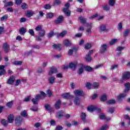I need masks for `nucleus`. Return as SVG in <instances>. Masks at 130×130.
<instances>
[{"label":"nucleus","mask_w":130,"mask_h":130,"mask_svg":"<svg viewBox=\"0 0 130 130\" xmlns=\"http://www.w3.org/2000/svg\"><path fill=\"white\" fill-rule=\"evenodd\" d=\"M130 78V72H126L123 73L122 79L119 80V83H123V80H127Z\"/></svg>","instance_id":"f257e3e1"},{"label":"nucleus","mask_w":130,"mask_h":130,"mask_svg":"<svg viewBox=\"0 0 130 130\" xmlns=\"http://www.w3.org/2000/svg\"><path fill=\"white\" fill-rule=\"evenodd\" d=\"M87 110L92 112V111H96V112H100L101 109L99 108L97 106H89L87 107Z\"/></svg>","instance_id":"f03ea898"},{"label":"nucleus","mask_w":130,"mask_h":130,"mask_svg":"<svg viewBox=\"0 0 130 130\" xmlns=\"http://www.w3.org/2000/svg\"><path fill=\"white\" fill-rule=\"evenodd\" d=\"M65 8L63 9V12L64 13L66 16L68 17L71 16V11L69 10L70 7V4L67 3L64 6Z\"/></svg>","instance_id":"7ed1b4c3"},{"label":"nucleus","mask_w":130,"mask_h":130,"mask_svg":"<svg viewBox=\"0 0 130 130\" xmlns=\"http://www.w3.org/2000/svg\"><path fill=\"white\" fill-rule=\"evenodd\" d=\"M74 95L77 97H82L85 95V93L82 90H76L74 92Z\"/></svg>","instance_id":"20e7f679"},{"label":"nucleus","mask_w":130,"mask_h":130,"mask_svg":"<svg viewBox=\"0 0 130 130\" xmlns=\"http://www.w3.org/2000/svg\"><path fill=\"white\" fill-rule=\"evenodd\" d=\"M40 99H42V97L41 96V95H40V94H37L36 96V98L32 99L31 101L33 104H34V105H36L38 104V101H39Z\"/></svg>","instance_id":"39448f33"},{"label":"nucleus","mask_w":130,"mask_h":130,"mask_svg":"<svg viewBox=\"0 0 130 130\" xmlns=\"http://www.w3.org/2000/svg\"><path fill=\"white\" fill-rule=\"evenodd\" d=\"M56 73H57V69L55 67H51L48 72V75L52 76L53 74H56Z\"/></svg>","instance_id":"423d86ee"},{"label":"nucleus","mask_w":130,"mask_h":130,"mask_svg":"<svg viewBox=\"0 0 130 130\" xmlns=\"http://www.w3.org/2000/svg\"><path fill=\"white\" fill-rule=\"evenodd\" d=\"M79 69L78 71V73L79 75H82L84 72V69H85V66L83 64H78Z\"/></svg>","instance_id":"0eeeda50"},{"label":"nucleus","mask_w":130,"mask_h":130,"mask_svg":"<svg viewBox=\"0 0 130 130\" xmlns=\"http://www.w3.org/2000/svg\"><path fill=\"white\" fill-rule=\"evenodd\" d=\"M77 66H78V61H75L74 62H72L69 63V67L70 69L72 70H75L76 68L77 67Z\"/></svg>","instance_id":"6e6552de"},{"label":"nucleus","mask_w":130,"mask_h":130,"mask_svg":"<svg viewBox=\"0 0 130 130\" xmlns=\"http://www.w3.org/2000/svg\"><path fill=\"white\" fill-rule=\"evenodd\" d=\"M93 53V50H90L87 55H86L85 57V60L86 61H91L92 60V58L91 57V54Z\"/></svg>","instance_id":"1a4fd4ad"},{"label":"nucleus","mask_w":130,"mask_h":130,"mask_svg":"<svg viewBox=\"0 0 130 130\" xmlns=\"http://www.w3.org/2000/svg\"><path fill=\"white\" fill-rule=\"evenodd\" d=\"M86 26L88 28L86 30V33H87V34H91V33H92V27H91L92 26V23H86Z\"/></svg>","instance_id":"9d476101"},{"label":"nucleus","mask_w":130,"mask_h":130,"mask_svg":"<svg viewBox=\"0 0 130 130\" xmlns=\"http://www.w3.org/2000/svg\"><path fill=\"white\" fill-rule=\"evenodd\" d=\"M48 82L50 85H53L55 83V77L54 76H50L48 79Z\"/></svg>","instance_id":"9b49d317"},{"label":"nucleus","mask_w":130,"mask_h":130,"mask_svg":"<svg viewBox=\"0 0 130 130\" xmlns=\"http://www.w3.org/2000/svg\"><path fill=\"white\" fill-rule=\"evenodd\" d=\"M107 49V45L103 44L101 45V49L100 50V53H104L106 50Z\"/></svg>","instance_id":"f8f14e48"},{"label":"nucleus","mask_w":130,"mask_h":130,"mask_svg":"<svg viewBox=\"0 0 130 130\" xmlns=\"http://www.w3.org/2000/svg\"><path fill=\"white\" fill-rule=\"evenodd\" d=\"M14 119L15 117L13 114H10L7 118V121L9 123H13V122H14Z\"/></svg>","instance_id":"ddd939ff"},{"label":"nucleus","mask_w":130,"mask_h":130,"mask_svg":"<svg viewBox=\"0 0 130 130\" xmlns=\"http://www.w3.org/2000/svg\"><path fill=\"white\" fill-rule=\"evenodd\" d=\"M15 82V77L11 76L7 81V84L9 85H13Z\"/></svg>","instance_id":"4468645a"},{"label":"nucleus","mask_w":130,"mask_h":130,"mask_svg":"<svg viewBox=\"0 0 130 130\" xmlns=\"http://www.w3.org/2000/svg\"><path fill=\"white\" fill-rule=\"evenodd\" d=\"M6 75V70H5V66H0V76Z\"/></svg>","instance_id":"2eb2a0df"},{"label":"nucleus","mask_w":130,"mask_h":130,"mask_svg":"<svg viewBox=\"0 0 130 130\" xmlns=\"http://www.w3.org/2000/svg\"><path fill=\"white\" fill-rule=\"evenodd\" d=\"M63 98H66V99H72L74 98V96L70 94L69 93H64L62 95Z\"/></svg>","instance_id":"dca6fc26"},{"label":"nucleus","mask_w":130,"mask_h":130,"mask_svg":"<svg viewBox=\"0 0 130 130\" xmlns=\"http://www.w3.org/2000/svg\"><path fill=\"white\" fill-rule=\"evenodd\" d=\"M3 48L5 52H9V51H10V46H9L7 43L4 44Z\"/></svg>","instance_id":"f3484780"},{"label":"nucleus","mask_w":130,"mask_h":130,"mask_svg":"<svg viewBox=\"0 0 130 130\" xmlns=\"http://www.w3.org/2000/svg\"><path fill=\"white\" fill-rule=\"evenodd\" d=\"M100 30L103 32H107V31H108V29L106 28V25L105 24H101L100 26Z\"/></svg>","instance_id":"a211bd4d"},{"label":"nucleus","mask_w":130,"mask_h":130,"mask_svg":"<svg viewBox=\"0 0 130 130\" xmlns=\"http://www.w3.org/2000/svg\"><path fill=\"white\" fill-rule=\"evenodd\" d=\"M125 96H126V94L125 93L120 94L117 96V99L119 101H121V100H122V99H123V98H124Z\"/></svg>","instance_id":"6ab92c4d"},{"label":"nucleus","mask_w":130,"mask_h":130,"mask_svg":"<svg viewBox=\"0 0 130 130\" xmlns=\"http://www.w3.org/2000/svg\"><path fill=\"white\" fill-rule=\"evenodd\" d=\"M61 103V102H60V100H58L55 104V105H54L55 108H56V109H59L60 107Z\"/></svg>","instance_id":"aec40b11"},{"label":"nucleus","mask_w":130,"mask_h":130,"mask_svg":"<svg viewBox=\"0 0 130 130\" xmlns=\"http://www.w3.org/2000/svg\"><path fill=\"white\" fill-rule=\"evenodd\" d=\"M56 116L58 118H60L63 116V111H59L57 112Z\"/></svg>","instance_id":"412c9836"},{"label":"nucleus","mask_w":130,"mask_h":130,"mask_svg":"<svg viewBox=\"0 0 130 130\" xmlns=\"http://www.w3.org/2000/svg\"><path fill=\"white\" fill-rule=\"evenodd\" d=\"M62 20H63V17L62 16H60L58 19L55 21L56 24H59L62 23Z\"/></svg>","instance_id":"4be33fe9"},{"label":"nucleus","mask_w":130,"mask_h":130,"mask_svg":"<svg viewBox=\"0 0 130 130\" xmlns=\"http://www.w3.org/2000/svg\"><path fill=\"white\" fill-rule=\"evenodd\" d=\"M63 43L65 46H71L72 43L69 40H65L63 42Z\"/></svg>","instance_id":"5701e85b"},{"label":"nucleus","mask_w":130,"mask_h":130,"mask_svg":"<svg viewBox=\"0 0 130 130\" xmlns=\"http://www.w3.org/2000/svg\"><path fill=\"white\" fill-rule=\"evenodd\" d=\"M27 32V30H26V28L25 27H22L19 29V32L21 35H24Z\"/></svg>","instance_id":"b1692460"},{"label":"nucleus","mask_w":130,"mask_h":130,"mask_svg":"<svg viewBox=\"0 0 130 130\" xmlns=\"http://www.w3.org/2000/svg\"><path fill=\"white\" fill-rule=\"evenodd\" d=\"M124 86L125 87V89L124 90L125 93H126V92H128L129 91V87H130V84L129 83H127L124 84Z\"/></svg>","instance_id":"393cba45"},{"label":"nucleus","mask_w":130,"mask_h":130,"mask_svg":"<svg viewBox=\"0 0 130 130\" xmlns=\"http://www.w3.org/2000/svg\"><path fill=\"white\" fill-rule=\"evenodd\" d=\"M39 35L40 37H44V36L45 35V30L43 29L39 31Z\"/></svg>","instance_id":"a878e982"},{"label":"nucleus","mask_w":130,"mask_h":130,"mask_svg":"<svg viewBox=\"0 0 130 130\" xmlns=\"http://www.w3.org/2000/svg\"><path fill=\"white\" fill-rule=\"evenodd\" d=\"M117 41H118V40L116 39H113L109 42V45H114V44H115V43H117Z\"/></svg>","instance_id":"bb28decb"},{"label":"nucleus","mask_w":130,"mask_h":130,"mask_svg":"<svg viewBox=\"0 0 130 130\" xmlns=\"http://www.w3.org/2000/svg\"><path fill=\"white\" fill-rule=\"evenodd\" d=\"M42 27H43L42 25H38L35 28L36 31H37V32H39V31H41V30H43V29H42Z\"/></svg>","instance_id":"cd10ccee"},{"label":"nucleus","mask_w":130,"mask_h":130,"mask_svg":"<svg viewBox=\"0 0 130 130\" xmlns=\"http://www.w3.org/2000/svg\"><path fill=\"white\" fill-rule=\"evenodd\" d=\"M74 103L75 105H79L80 104V99L78 97L75 98Z\"/></svg>","instance_id":"c85d7f7f"},{"label":"nucleus","mask_w":130,"mask_h":130,"mask_svg":"<svg viewBox=\"0 0 130 130\" xmlns=\"http://www.w3.org/2000/svg\"><path fill=\"white\" fill-rule=\"evenodd\" d=\"M78 20L80 21L82 24H85L86 23V19L84 18V17L81 16L78 18Z\"/></svg>","instance_id":"c756f323"},{"label":"nucleus","mask_w":130,"mask_h":130,"mask_svg":"<svg viewBox=\"0 0 130 130\" xmlns=\"http://www.w3.org/2000/svg\"><path fill=\"white\" fill-rule=\"evenodd\" d=\"M26 16L30 17L34 15V12L33 11H27L26 13Z\"/></svg>","instance_id":"7c9ffc66"},{"label":"nucleus","mask_w":130,"mask_h":130,"mask_svg":"<svg viewBox=\"0 0 130 130\" xmlns=\"http://www.w3.org/2000/svg\"><path fill=\"white\" fill-rule=\"evenodd\" d=\"M84 69L87 72H92L93 71V68L89 66H84Z\"/></svg>","instance_id":"2f4dec72"},{"label":"nucleus","mask_w":130,"mask_h":130,"mask_svg":"<svg viewBox=\"0 0 130 130\" xmlns=\"http://www.w3.org/2000/svg\"><path fill=\"white\" fill-rule=\"evenodd\" d=\"M1 123L4 126H7V125H8V123H9V122L6 119H2L1 121Z\"/></svg>","instance_id":"473e14b6"},{"label":"nucleus","mask_w":130,"mask_h":130,"mask_svg":"<svg viewBox=\"0 0 130 130\" xmlns=\"http://www.w3.org/2000/svg\"><path fill=\"white\" fill-rule=\"evenodd\" d=\"M106 99H107V95L106 94H103L101 97V101H106Z\"/></svg>","instance_id":"72a5a7b5"},{"label":"nucleus","mask_w":130,"mask_h":130,"mask_svg":"<svg viewBox=\"0 0 130 130\" xmlns=\"http://www.w3.org/2000/svg\"><path fill=\"white\" fill-rule=\"evenodd\" d=\"M13 5H14V4L12 2H9L8 3H5L4 5V7H11Z\"/></svg>","instance_id":"f704fd0d"},{"label":"nucleus","mask_w":130,"mask_h":130,"mask_svg":"<svg viewBox=\"0 0 130 130\" xmlns=\"http://www.w3.org/2000/svg\"><path fill=\"white\" fill-rule=\"evenodd\" d=\"M22 63H23L22 61H14L13 62V64H15V66H21L22 65Z\"/></svg>","instance_id":"c9c22d12"},{"label":"nucleus","mask_w":130,"mask_h":130,"mask_svg":"<svg viewBox=\"0 0 130 130\" xmlns=\"http://www.w3.org/2000/svg\"><path fill=\"white\" fill-rule=\"evenodd\" d=\"M21 115L23 117H27V116H28V114H27V111H26V110L23 111L21 113Z\"/></svg>","instance_id":"e433bc0d"},{"label":"nucleus","mask_w":130,"mask_h":130,"mask_svg":"<svg viewBox=\"0 0 130 130\" xmlns=\"http://www.w3.org/2000/svg\"><path fill=\"white\" fill-rule=\"evenodd\" d=\"M7 19H8V15H5L1 18V22H4L6 21Z\"/></svg>","instance_id":"4c0bfd02"},{"label":"nucleus","mask_w":130,"mask_h":130,"mask_svg":"<svg viewBox=\"0 0 130 130\" xmlns=\"http://www.w3.org/2000/svg\"><path fill=\"white\" fill-rule=\"evenodd\" d=\"M47 94L49 97H51L52 96V90L51 89H48L47 90Z\"/></svg>","instance_id":"58836bf2"},{"label":"nucleus","mask_w":130,"mask_h":130,"mask_svg":"<svg viewBox=\"0 0 130 130\" xmlns=\"http://www.w3.org/2000/svg\"><path fill=\"white\" fill-rule=\"evenodd\" d=\"M54 36V32H53V31H51L48 34V38H51V37H53Z\"/></svg>","instance_id":"ea45409f"},{"label":"nucleus","mask_w":130,"mask_h":130,"mask_svg":"<svg viewBox=\"0 0 130 130\" xmlns=\"http://www.w3.org/2000/svg\"><path fill=\"white\" fill-rule=\"evenodd\" d=\"M115 4V0H109V4L110 6H111V7H113Z\"/></svg>","instance_id":"a19ab883"},{"label":"nucleus","mask_w":130,"mask_h":130,"mask_svg":"<svg viewBox=\"0 0 130 130\" xmlns=\"http://www.w3.org/2000/svg\"><path fill=\"white\" fill-rule=\"evenodd\" d=\"M68 33V31L67 30H64L62 31L60 34L59 36L60 37H63V36L67 35V34Z\"/></svg>","instance_id":"79ce46f5"},{"label":"nucleus","mask_w":130,"mask_h":130,"mask_svg":"<svg viewBox=\"0 0 130 130\" xmlns=\"http://www.w3.org/2000/svg\"><path fill=\"white\" fill-rule=\"evenodd\" d=\"M118 30L119 31L122 30V23L120 22L118 24Z\"/></svg>","instance_id":"37998d69"},{"label":"nucleus","mask_w":130,"mask_h":130,"mask_svg":"<svg viewBox=\"0 0 130 130\" xmlns=\"http://www.w3.org/2000/svg\"><path fill=\"white\" fill-rule=\"evenodd\" d=\"M14 103L13 101L9 102L7 104V106L9 108H11L12 106H13V104Z\"/></svg>","instance_id":"c03bdc74"},{"label":"nucleus","mask_w":130,"mask_h":130,"mask_svg":"<svg viewBox=\"0 0 130 130\" xmlns=\"http://www.w3.org/2000/svg\"><path fill=\"white\" fill-rule=\"evenodd\" d=\"M99 117L101 119L105 120L106 116L104 114H100L99 115Z\"/></svg>","instance_id":"a18cd8bd"},{"label":"nucleus","mask_w":130,"mask_h":130,"mask_svg":"<svg viewBox=\"0 0 130 130\" xmlns=\"http://www.w3.org/2000/svg\"><path fill=\"white\" fill-rule=\"evenodd\" d=\"M92 86H93V87H94V88L95 89H97V88H99V83L94 82Z\"/></svg>","instance_id":"49530a36"},{"label":"nucleus","mask_w":130,"mask_h":130,"mask_svg":"<svg viewBox=\"0 0 130 130\" xmlns=\"http://www.w3.org/2000/svg\"><path fill=\"white\" fill-rule=\"evenodd\" d=\"M81 117L82 120H83V121H85V120H86V114L82 113L81 114Z\"/></svg>","instance_id":"de8ad7c7"},{"label":"nucleus","mask_w":130,"mask_h":130,"mask_svg":"<svg viewBox=\"0 0 130 130\" xmlns=\"http://www.w3.org/2000/svg\"><path fill=\"white\" fill-rule=\"evenodd\" d=\"M103 10H104V11H106L107 12L109 11V10H110V7H109V6L108 5H105L104 6H103Z\"/></svg>","instance_id":"09e8293b"},{"label":"nucleus","mask_w":130,"mask_h":130,"mask_svg":"<svg viewBox=\"0 0 130 130\" xmlns=\"http://www.w3.org/2000/svg\"><path fill=\"white\" fill-rule=\"evenodd\" d=\"M43 72H44V69L41 67L39 68L37 71V73H38V74H42Z\"/></svg>","instance_id":"8fccbe9b"},{"label":"nucleus","mask_w":130,"mask_h":130,"mask_svg":"<svg viewBox=\"0 0 130 130\" xmlns=\"http://www.w3.org/2000/svg\"><path fill=\"white\" fill-rule=\"evenodd\" d=\"M53 47L54 49H58V50H60V46H59V45L54 44L53 45Z\"/></svg>","instance_id":"3c124183"},{"label":"nucleus","mask_w":130,"mask_h":130,"mask_svg":"<svg viewBox=\"0 0 130 130\" xmlns=\"http://www.w3.org/2000/svg\"><path fill=\"white\" fill-rule=\"evenodd\" d=\"M129 34V29H126L124 31L123 35L124 37H126Z\"/></svg>","instance_id":"603ef678"},{"label":"nucleus","mask_w":130,"mask_h":130,"mask_svg":"<svg viewBox=\"0 0 130 130\" xmlns=\"http://www.w3.org/2000/svg\"><path fill=\"white\" fill-rule=\"evenodd\" d=\"M91 44L88 43L85 45L84 48L85 49H87V50L90 49V48H91Z\"/></svg>","instance_id":"864d4df0"},{"label":"nucleus","mask_w":130,"mask_h":130,"mask_svg":"<svg viewBox=\"0 0 130 130\" xmlns=\"http://www.w3.org/2000/svg\"><path fill=\"white\" fill-rule=\"evenodd\" d=\"M27 8H28V6H27V4L25 3H23L21 5V8L23 10H26V9H27Z\"/></svg>","instance_id":"5fc2aeb1"},{"label":"nucleus","mask_w":130,"mask_h":130,"mask_svg":"<svg viewBox=\"0 0 130 130\" xmlns=\"http://www.w3.org/2000/svg\"><path fill=\"white\" fill-rule=\"evenodd\" d=\"M116 101L114 100H110L109 101L107 102V104H114Z\"/></svg>","instance_id":"6e6d98bb"},{"label":"nucleus","mask_w":130,"mask_h":130,"mask_svg":"<svg viewBox=\"0 0 130 130\" xmlns=\"http://www.w3.org/2000/svg\"><path fill=\"white\" fill-rule=\"evenodd\" d=\"M22 120H23V119L22 118V117H21V116H18L15 119V121H19V122H21Z\"/></svg>","instance_id":"4d7b16f0"},{"label":"nucleus","mask_w":130,"mask_h":130,"mask_svg":"<svg viewBox=\"0 0 130 130\" xmlns=\"http://www.w3.org/2000/svg\"><path fill=\"white\" fill-rule=\"evenodd\" d=\"M46 17L48 18H52V17H53V13H48L47 14Z\"/></svg>","instance_id":"13d9d810"},{"label":"nucleus","mask_w":130,"mask_h":130,"mask_svg":"<svg viewBox=\"0 0 130 130\" xmlns=\"http://www.w3.org/2000/svg\"><path fill=\"white\" fill-rule=\"evenodd\" d=\"M40 93L41 94L40 96H41L42 98V97H46V93H45V92H44V91H40Z\"/></svg>","instance_id":"bf43d9fd"},{"label":"nucleus","mask_w":130,"mask_h":130,"mask_svg":"<svg viewBox=\"0 0 130 130\" xmlns=\"http://www.w3.org/2000/svg\"><path fill=\"white\" fill-rule=\"evenodd\" d=\"M123 49H124V47L119 46L117 48V51H119V52L122 51Z\"/></svg>","instance_id":"052dcab7"},{"label":"nucleus","mask_w":130,"mask_h":130,"mask_svg":"<svg viewBox=\"0 0 130 130\" xmlns=\"http://www.w3.org/2000/svg\"><path fill=\"white\" fill-rule=\"evenodd\" d=\"M28 33H29V34L31 35V36H34L35 35L34 30L32 29H29L28 30Z\"/></svg>","instance_id":"680f3d73"},{"label":"nucleus","mask_w":130,"mask_h":130,"mask_svg":"<svg viewBox=\"0 0 130 130\" xmlns=\"http://www.w3.org/2000/svg\"><path fill=\"white\" fill-rule=\"evenodd\" d=\"M107 128H108V125L106 124L105 125H103L100 129L99 130H105Z\"/></svg>","instance_id":"e2e57ef3"},{"label":"nucleus","mask_w":130,"mask_h":130,"mask_svg":"<svg viewBox=\"0 0 130 130\" xmlns=\"http://www.w3.org/2000/svg\"><path fill=\"white\" fill-rule=\"evenodd\" d=\"M50 123L51 125H53V126H54V125L56 124V123H55V121H54V120H52L50 121Z\"/></svg>","instance_id":"0e129e2a"},{"label":"nucleus","mask_w":130,"mask_h":130,"mask_svg":"<svg viewBox=\"0 0 130 130\" xmlns=\"http://www.w3.org/2000/svg\"><path fill=\"white\" fill-rule=\"evenodd\" d=\"M45 108L46 109V110H50V105H48V104H46L45 105Z\"/></svg>","instance_id":"69168bd1"},{"label":"nucleus","mask_w":130,"mask_h":130,"mask_svg":"<svg viewBox=\"0 0 130 130\" xmlns=\"http://www.w3.org/2000/svg\"><path fill=\"white\" fill-rule=\"evenodd\" d=\"M124 119H128V125H130V120H129V117L128 115H125L124 116Z\"/></svg>","instance_id":"338daca9"},{"label":"nucleus","mask_w":130,"mask_h":130,"mask_svg":"<svg viewBox=\"0 0 130 130\" xmlns=\"http://www.w3.org/2000/svg\"><path fill=\"white\" fill-rule=\"evenodd\" d=\"M61 129H62V126L57 125V126H56L55 130H61Z\"/></svg>","instance_id":"774afa93"}]
</instances>
